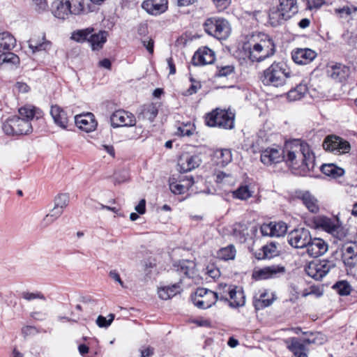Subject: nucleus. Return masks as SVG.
<instances>
[{"mask_svg": "<svg viewBox=\"0 0 357 357\" xmlns=\"http://www.w3.org/2000/svg\"><path fill=\"white\" fill-rule=\"evenodd\" d=\"M66 2V0H56L53 2L52 13L56 17L65 20L70 15V9Z\"/></svg>", "mask_w": 357, "mask_h": 357, "instance_id": "obj_25", "label": "nucleus"}, {"mask_svg": "<svg viewBox=\"0 0 357 357\" xmlns=\"http://www.w3.org/2000/svg\"><path fill=\"white\" fill-rule=\"evenodd\" d=\"M234 197L242 200L247 199L252 196L248 186H241L234 192Z\"/></svg>", "mask_w": 357, "mask_h": 357, "instance_id": "obj_51", "label": "nucleus"}, {"mask_svg": "<svg viewBox=\"0 0 357 357\" xmlns=\"http://www.w3.org/2000/svg\"><path fill=\"white\" fill-rule=\"evenodd\" d=\"M193 304L199 309H208L218 301L215 292L205 288H198L191 297Z\"/></svg>", "mask_w": 357, "mask_h": 357, "instance_id": "obj_9", "label": "nucleus"}, {"mask_svg": "<svg viewBox=\"0 0 357 357\" xmlns=\"http://www.w3.org/2000/svg\"><path fill=\"white\" fill-rule=\"evenodd\" d=\"M194 267V264L192 262H183L181 265V271L187 276H190L191 273H192V268Z\"/></svg>", "mask_w": 357, "mask_h": 357, "instance_id": "obj_60", "label": "nucleus"}, {"mask_svg": "<svg viewBox=\"0 0 357 357\" xmlns=\"http://www.w3.org/2000/svg\"><path fill=\"white\" fill-rule=\"evenodd\" d=\"M323 174L333 178L342 176L344 170L333 163L322 165L320 167Z\"/></svg>", "mask_w": 357, "mask_h": 357, "instance_id": "obj_35", "label": "nucleus"}, {"mask_svg": "<svg viewBox=\"0 0 357 357\" xmlns=\"http://www.w3.org/2000/svg\"><path fill=\"white\" fill-rule=\"evenodd\" d=\"M233 234L241 242H245L249 235L247 225L241 222L235 223L234 225Z\"/></svg>", "mask_w": 357, "mask_h": 357, "instance_id": "obj_38", "label": "nucleus"}, {"mask_svg": "<svg viewBox=\"0 0 357 357\" xmlns=\"http://www.w3.org/2000/svg\"><path fill=\"white\" fill-rule=\"evenodd\" d=\"M212 1L219 10H225L230 4L229 0H212Z\"/></svg>", "mask_w": 357, "mask_h": 357, "instance_id": "obj_63", "label": "nucleus"}, {"mask_svg": "<svg viewBox=\"0 0 357 357\" xmlns=\"http://www.w3.org/2000/svg\"><path fill=\"white\" fill-rule=\"evenodd\" d=\"M203 26L206 33L218 40H226L231 31L229 21L222 17L208 18Z\"/></svg>", "mask_w": 357, "mask_h": 357, "instance_id": "obj_5", "label": "nucleus"}, {"mask_svg": "<svg viewBox=\"0 0 357 357\" xmlns=\"http://www.w3.org/2000/svg\"><path fill=\"white\" fill-rule=\"evenodd\" d=\"M272 227V237H280L284 236L287 231V225L282 222H271Z\"/></svg>", "mask_w": 357, "mask_h": 357, "instance_id": "obj_43", "label": "nucleus"}, {"mask_svg": "<svg viewBox=\"0 0 357 357\" xmlns=\"http://www.w3.org/2000/svg\"><path fill=\"white\" fill-rule=\"evenodd\" d=\"M307 92V87L306 85L299 84L287 93V98L290 101H296L304 97Z\"/></svg>", "mask_w": 357, "mask_h": 357, "instance_id": "obj_37", "label": "nucleus"}, {"mask_svg": "<svg viewBox=\"0 0 357 357\" xmlns=\"http://www.w3.org/2000/svg\"><path fill=\"white\" fill-rule=\"evenodd\" d=\"M244 55L252 62H261L275 53V44L264 33L252 34L243 45Z\"/></svg>", "mask_w": 357, "mask_h": 357, "instance_id": "obj_3", "label": "nucleus"}, {"mask_svg": "<svg viewBox=\"0 0 357 357\" xmlns=\"http://www.w3.org/2000/svg\"><path fill=\"white\" fill-rule=\"evenodd\" d=\"M290 75L291 72L285 63L273 62L264 70L261 80L266 86L280 87L286 84Z\"/></svg>", "mask_w": 357, "mask_h": 357, "instance_id": "obj_4", "label": "nucleus"}, {"mask_svg": "<svg viewBox=\"0 0 357 357\" xmlns=\"http://www.w3.org/2000/svg\"><path fill=\"white\" fill-rule=\"evenodd\" d=\"M0 62L1 63H8L12 64H17L20 62L19 57L14 53L8 51L0 55Z\"/></svg>", "mask_w": 357, "mask_h": 357, "instance_id": "obj_50", "label": "nucleus"}, {"mask_svg": "<svg viewBox=\"0 0 357 357\" xmlns=\"http://www.w3.org/2000/svg\"><path fill=\"white\" fill-rule=\"evenodd\" d=\"M348 275L355 276L357 273V255H342Z\"/></svg>", "mask_w": 357, "mask_h": 357, "instance_id": "obj_36", "label": "nucleus"}, {"mask_svg": "<svg viewBox=\"0 0 357 357\" xmlns=\"http://www.w3.org/2000/svg\"><path fill=\"white\" fill-rule=\"evenodd\" d=\"M213 157L217 165L225 167L232 160L231 151L229 149L217 150L215 151Z\"/></svg>", "mask_w": 357, "mask_h": 357, "instance_id": "obj_28", "label": "nucleus"}, {"mask_svg": "<svg viewBox=\"0 0 357 357\" xmlns=\"http://www.w3.org/2000/svg\"><path fill=\"white\" fill-rule=\"evenodd\" d=\"M50 114L55 124L63 129L67 128L68 117L67 113L61 107L58 105H52Z\"/></svg>", "mask_w": 357, "mask_h": 357, "instance_id": "obj_24", "label": "nucleus"}, {"mask_svg": "<svg viewBox=\"0 0 357 357\" xmlns=\"http://www.w3.org/2000/svg\"><path fill=\"white\" fill-rule=\"evenodd\" d=\"M69 203V197L66 194L59 195L54 199V206L64 209Z\"/></svg>", "mask_w": 357, "mask_h": 357, "instance_id": "obj_54", "label": "nucleus"}, {"mask_svg": "<svg viewBox=\"0 0 357 357\" xmlns=\"http://www.w3.org/2000/svg\"><path fill=\"white\" fill-rule=\"evenodd\" d=\"M75 120L77 127L86 132H91L96 128L97 122L91 113L77 115L75 117Z\"/></svg>", "mask_w": 357, "mask_h": 357, "instance_id": "obj_23", "label": "nucleus"}, {"mask_svg": "<svg viewBox=\"0 0 357 357\" xmlns=\"http://www.w3.org/2000/svg\"><path fill=\"white\" fill-rule=\"evenodd\" d=\"M357 245L356 243H346L342 248V255H357L355 252V249Z\"/></svg>", "mask_w": 357, "mask_h": 357, "instance_id": "obj_57", "label": "nucleus"}, {"mask_svg": "<svg viewBox=\"0 0 357 357\" xmlns=\"http://www.w3.org/2000/svg\"><path fill=\"white\" fill-rule=\"evenodd\" d=\"M317 227L321 228L325 231L335 235L340 229L337 219H331L325 216L317 217L314 220Z\"/></svg>", "mask_w": 357, "mask_h": 357, "instance_id": "obj_21", "label": "nucleus"}, {"mask_svg": "<svg viewBox=\"0 0 357 357\" xmlns=\"http://www.w3.org/2000/svg\"><path fill=\"white\" fill-rule=\"evenodd\" d=\"M269 23L272 26H278L282 24L285 21L289 20L278 7L273 8L268 14Z\"/></svg>", "mask_w": 357, "mask_h": 357, "instance_id": "obj_32", "label": "nucleus"}, {"mask_svg": "<svg viewBox=\"0 0 357 357\" xmlns=\"http://www.w3.org/2000/svg\"><path fill=\"white\" fill-rule=\"evenodd\" d=\"M323 148L334 154L347 153L350 151V144L345 139L336 135H328L323 142Z\"/></svg>", "mask_w": 357, "mask_h": 357, "instance_id": "obj_10", "label": "nucleus"}, {"mask_svg": "<svg viewBox=\"0 0 357 357\" xmlns=\"http://www.w3.org/2000/svg\"><path fill=\"white\" fill-rule=\"evenodd\" d=\"M266 296L267 293L266 291H264L260 294L259 298H257L255 297L253 303L256 310H259L263 309L272 304L273 299L266 298Z\"/></svg>", "mask_w": 357, "mask_h": 357, "instance_id": "obj_44", "label": "nucleus"}, {"mask_svg": "<svg viewBox=\"0 0 357 357\" xmlns=\"http://www.w3.org/2000/svg\"><path fill=\"white\" fill-rule=\"evenodd\" d=\"M158 112V110L155 105L152 103L144 105L140 107L138 119L152 122L157 116Z\"/></svg>", "mask_w": 357, "mask_h": 357, "instance_id": "obj_27", "label": "nucleus"}, {"mask_svg": "<svg viewBox=\"0 0 357 357\" xmlns=\"http://www.w3.org/2000/svg\"><path fill=\"white\" fill-rule=\"evenodd\" d=\"M16 45L15 38L8 32L0 33V52L10 51Z\"/></svg>", "mask_w": 357, "mask_h": 357, "instance_id": "obj_34", "label": "nucleus"}, {"mask_svg": "<svg viewBox=\"0 0 357 357\" xmlns=\"http://www.w3.org/2000/svg\"><path fill=\"white\" fill-rule=\"evenodd\" d=\"M260 231L262 236L272 237V227L271 222L261 225L260 227Z\"/></svg>", "mask_w": 357, "mask_h": 357, "instance_id": "obj_62", "label": "nucleus"}, {"mask_svg": "<svg viewBox=\"0 0 357 357\" xmlns=\"http://www.w3.org/2000/svg\"><path fill=\"white\" fill-rule=\"evenodd\" d=\"M306 1L307 8L308 10L319 8L323 4H324V0H305Z\"/></svg>", "mask_w": 357, "mask_h": 357, "instance_id": "obj_59", "label": "nucleus"}, {"mask_svg": "<svg viewBox=\"0 0 357 357\" xmlns=\"http://www.w3.org/2000/svg\"><path fill=\"white\" fill-rule=\"evenodd\" d=\"M316 56L317 53L309 48H298L291 53L294 61L300 65H306L311 63Z\"/></svg>", "mask_w": 357, "mask_h": 357, "instance_id": "obj_19", "label": "nucleus"}, {"mask_svg": "<svg viewBox=\"0 0 357 357\" xmlns=\"http://www.w3.org/2000/svg\"><path fill=\"white\" fill-rule=\"evenodd\" d=\"M342 38L347 44L351 48H356L357 43V33L355 28L351 30L347 29L343 34Z\"/></svg>", "mask_w": 357, "mask_h": 357, "instance_id": "obj_45", "label": "nucleus"}, {"mask_svg": "<svg viewBox=\"0 0 357 357\" xmlns=\"http://www.w3.org/2000/svg\"><path fill=\"white\" fill-rule=\"evenodd\" d=\"M326 336H317L312 340L302 339L299 337H294L289 341H287V347L293 353L292 357H307L306 347L314 344H322L326 341Z\"/></svg>", "mask_w": 357, "mask_h": 357, "instance_id": "obj_7", "label": "nucleus"}, {"mask_svg": "<svg viewBox=\"0 0 357 357\" xmlns=\"http://www.w3.org/2000/svg\"><path fill=\"white\" fill-rule=\"evenodd\" d=\"M70 15H80L84 11V0H66Z\"/></svg>", "mask_w": 357, "mask_h": 357, "instance_id": "obj_41", "label": "nucleus"}, {"mask_svg": "<svg viewBox=\"0 0 357 357\" xmlns=\"http://www.w3.org/2000/svg\"><path fill=\"white\" fill-rule=\"evenodd\" d=\"M142 8L149 14L157 16L167 10L168 1L167 0H145L142 3Z\"/></svg>", "mask_w": 357, "mask_h": 357, "instance_id": "obj_17", "label": "nucleus"}, {"mask_svg": "<svg viewBox=\"0 0 357 357\" xmlns=\"http://www.w3.org/2000/svg\"><path fill=\"white\" fill-rule=\"evenodd\" d=\"M306 249L307 254L310 257H318L327 252L328 245L325 241L320 238H312L311 237V240L307 244Z\"/></svg>", "mask_w": 357, "mask_h": 357, "instance_id": "obj_18", "label": "nucleus"}, {"mask_svg": "<svg viewBox=\"0 0 357 357\" xmlns=\"http://www.w3.org/2000/svg\"><path fill=\"white\" fill-rule=\"evenodd\" d=\"M110 122L113 128L129 127L135 126L136 119L132 113L123 109H119L112 114Z\"/></svg>", "mask_w": 357, "mask_h": 357, "instance_id": "obj_12", "label": "nucleus"}, {"mask_svg": "<svg viewBox=\"0 0 357 357\" xmlns=\"http://www.w3.org/2000/svg\"><path fill=\"white\" fill-rule=\"evenodd\" d=\"M190 81L192 84L183 93L185 96H191L196 93L202 86L200 82L195 81L193 78H190Z\"/></svg>", "mask_w": 357, "mask_h": 357, "instance_id": "obj_55", "label": "nucleus"}, {"mask_svg": "<svg viewBox=\"0 0 357 357\" xmlns=\"http://www.w3.org/2000/svg\"><path fill=\"white\" fill-rule=\"evenodd\" d=\"M285 267L281 265H272L259 269H255L252 273V278L256 280L275 278L284 274Z\"/></svg>", "mask_w": 357, "mask_h": 357, "instance_id": "obj_13", "label": "nucleus"}, {"mask_svg": "<svg viewBox=\"0 0 357 357\" xmlns=\"http://www.w3.org/2000/svg\"><path fill=\"white\" fill-rule=\"evenodd\" d=\"M108 33L105 31H100L98 33L91 34L89 42L93 50H99L107 41Z\"/></svg>", "mask_w": 357, "mask_h": 357, "instance_id": "obj_31", "label": "nucleus"}, {"mask_svg": "<svg viewBox=\"0 0 357 357\" xmlns=\"http://www.w3.org/2000/svg\"><path fill=\"white\" fill-rule=\"evenodd\" d=\"M114 318L115 314L112 313L109 314L106 317L99 315L96 320V324L99 328H107L112 324Z\"/></svg>", "mask_w": 357, "mask_h": 357, "instance_id": "obj_48", "label": "nucleus"}, {"mask_svg": "<svg viewBox=\"0 0 357 357\" xmlns=\"http://www.w3.org/2000/svg\"><path fill=\"white\" fill-rule=\"evenodd\" d=\"M93 31V29L89 28L86 29L78 30L73 33L71 38L73 40L79 43H82L85 40L89 41V36Z\"/></svg>", "mask_w": 357, "mask_h": 357, "instance_id": "obj_46", "label": "nucleus"}, {"mask_svg": "<svg viewBox=\"0 0 357 357\" xmlns=\"http://www.w3.org/2000/svg\"><path fill=\"white\" fill-rule=\"evenodd\" d=\"M225 302L228 303L229 305L233 308L243 306L245 303V296L243 289L240 287H236L235 295H230L229 300Z\"/></svg>", "mask_w": 357, "mask_h": 357, "instance_id": "obj_29", "label": "nucleus"}, {"mask_svg": "<svg viewBox=\"0 0 357 357\" xmlns=\"http://www.w3.org/2000/svg\"><path fill=\"white\" fill-rule=\"evenodd\" d=\"M22 296L24 299L26 301H32L34 299H41V300H45V296L40 293H32V292H23L22 294Z\"/></svg>", "mask_w": 357, "mask_h": 357, "instance_id": "obj_56", "label": "nucleus"}, {"mask_svg": "<svg viewBox=\"0 0 357 357\" xmlns=\"http://www.w3.org/2000/svg\"><path fill=\"white\" fill-rule=\"evenodd\" d=\"M277 255V248L274 243H270L262 247L257 254V258L259 259H271Z\"/></svg>", "mask_w": 357, "mask_h": 357, "instance_id": "obj_39", "label": "nucleus"}, {"mask_svg": "<svg viewBox=\"0 0 357 357\" xmlns=\"http://www.w3.org/2000/svg\"><path fill=\"white\" fill-rule=\"evenodd\" d=\"M194 184L192 176H185L178 181L174 178L169 179V189L175 195H181L188 190Z\"/></svg>", "mask_w": 357, "mask_h": 357, "instance_id": "obj_20", "label": "nucleus"}, {"mask_svg": "<svg viewBox=\"0 0 357 357\" xmlns=\"http://www.w3.org/2000/svg\"><path fill=\"white\" fill-rule=\"evenodd\" d=\"M333 288L341 296H347L351 291V285L345 280L337 282Z\"/></svg>", "mask_w": 357, "mask_h": 357, "instance_id": "obj_47", "label": "nucleus"}, {"mask_svg": "<svg viewBox=\"0 0 357 357\" xmlns=\"http://www.w3.org/2000/svg\"><path fill=\"white\" fill-rule=\"evenodd\" d=\"M234 71V67L233 66H225L218 68V75L220 77H227L231 75Z\"/></svg>", "mask_w": 357, "mask_h": 357, "instance_id": "obj_58", "label": "nucleus"}, {"mask_svg": "<svg viewBox=\"0 0 357 357\" xmlns=\"http://www.w3.org/2000/svg\"><path fill=\"white\" fill-rule=\"evenodd\" d=\"M205 121L210 127L232 129L234 126V114L228 110L216 108L206 114Z\"/></svg>", "mask_w": 357, "mask_h": 357, "instance_id": "obj_6", "label": "nucleus"}, {"mask_svg": "<svg viewBox=\"0 0 357 357\" xmlns=\"http://www.w3.org/2000/svg\"><path fill=\"white\" fill-rule=\"evenodd\" d=\"M284 162L296 174H305L314 170L315 155L305 141L294 139L284 144Z\"/></svg>", "mask_w": 357, "mask_h": 357, "instance_id": "obj_1", "label": "nucleus"}, {"mask_svg": "<svg viewBox=\"0 0 357 357\" xmlns=\"http://www.w3.org/2000/svg\"><path fill=\"white\" fill-rule=\"evenodd\" d=\"M335 267L333 261L314 260L310 262L305 267L306 274L312 278L319 280L325 277L329 271Z\"/></svg>", "mask_w": 357, "mask_h": 357, "instance_id": "obj_8", "label": "nucleus"}, {"mask_svg": "<svg viewBox=\"0 0 357 357\" xmlns=\"http://www.w3.org/2000/svg\"><path fill=\"white\" fill-rule=\"evenodd\" d=\"M195 130L194 126L189 124H184L177 128V134L181 137L191 136Z\"/></svg>", "mask_w": 357, "mask_h": 357, "instance_id": "obj_53", "label": "nucleus"}, {"mask_svg": "<svg viewBox=\"0 0 357 357\" xmlns=\"http://www.w3.org/2000/svg\"><path fill=\"white\" fill-rule=\"evenodd\" d=\"M310 240V231L303 227L291 231L287 236L288 243L295 248H306Z\"/></svg>", "mask_w": 357, "mask_h": 357, "instance_id": "obj_11", "label": "nucleus"}, {"mask_svg": "<svg viewBox=\"0 0 357 357\" xmlns=\"http://www.w3.org/2000/svg\"><path fill=\"white\" fill-rule=\"evenodd\" d=\"M42 40V42H38L34 38H31L29 40V47L32 50L33 53L46 50L50 47V43L45 40V36H43Z\"/></svg>", "mask_w": 357, "mask_h": 357, "instance_id": "obj_40", "label": "nucleus"}, {"mask_svg": "<svg viewBox=\"0 0 357 357\" xmlns=\"http://www.w3.org/2000/svg\"><path fill=\"white\" fill-rule=\"evenodd\" d=\"M215 59V52L208 47H202L194 54L192 63L194 66H204L213 63Z\"/></svg>", "mask_w": 357, "mask_h": 357, "instance_id": "obj_16", "label": "nucleus"}, {"mask_svg": "<svg viewBox=\"0 0 357 357\" xmlns=\"http://www.w3.org/2000/svg\"><path fill=\"white\" fill-rule=\"evenodd\" d=\"M260 160L264 165L267 166L284 161V148L280 149L268 147L261 151Z\"/></svg>", "mask_w": 357, "mask_h": 357, "instance_id": "obj_15", "label": "nucleus"}, {"mask_svg": "<svg viewBox=\"0 0 357 357\" xmlns=\"http://www.w3.org/2000/svg\"><path fill=\"white\" fill-rule=\"evenodd\" d=\"M20 116H12L2 124V129L8 135H28L32 132L31 121L39 120L43 116V112L36 107L26 105L18 109Z\"/></svg>", "mask_w": 357, "mask_h": 357, "instance_id": "obj_2", "label": "nucleus"}, {"mask_svg": "<svg viewBox=\"0 0 357 357\" xmlns=\"http://www.w3.org/2000/svg\"><path fill=\"white\" fill-rule=\"evenodd\" d=\"M236 287V285L225 283L219 284L215 291V294L218 296V300L224 302L228 301L230 295H235Z\"/></svg>", "mask_w": 357, "mask_h": 357, "instance_id": "obj_26", "label": "nucleus"}, {"mask_svg": "<svg viewBox=\"0 0 357 357\" xmlns=\"http://www.w3.org/2000/svg\"><path fill=\"white\" fill-rule=\"evenodd\" d=\"M278 8L290 19L298 12L296 0H279Z\"/></svg>", "mask_w": 357, "mask_h": 357, "instance_id": "obj_30", "label": "nucleus"}, {"mask_svg": "<svg viewBox=\"0 0 357 357\" xmlns=\"http://www.w3.org/2000/svg\"><path fill=\"white\" fill-rule=\"evenodd\" d=\"M298 197L302 200L303 204L310 212L317 213L319 211L317 200L309 192H301Z\"/></svg>", "mask_w": 357, "mask_h": 357, "instance_id": "obj_33", "label": "nucleus"}, {"mask_svg": "<svg viewBox=\"0 0 357 357\" xmlns=\"http://www.w3.org/2000/svg\"><path fill=\"white\" fill-rule=\"evenodd\" d=\"M202 163V160L198 155H190L188 153H183L178 160V171L185 173L198 167Z\"/></svg>", "mask_w": 357, "mask_h": 357, "instance_id": "obj_14", "label": "nucleus"}, {"mask_svg": "<svg viewBox=\"0 0 357 357\" xmlns=\"http://www.w3.org/2000/svg\"><path fill=\"white\" fill-rule=\"evenodd\" d=\"M55 321L57 324H73L76 323L75 319H74L70 317H68V316H61V315L57 316Z\"/></svg>", "mask_w": 357, "mask_h": 357, "instance_id": "obj_61", "label": "nucleus"}, {"mask_svg": "<svg viewBox=\"0 0 357 357\" xmlns=\"http://www.w3.org/2000/svg\"><path fill=\"white\" fill-rule=\"evenodd\" d=\"M357 10V8L355 6H344L342 8H335L334 10L335 13L340 18H349L353 13Z\"/></svg>", "mask_w": 357, "mask_h": 357, "instance_id": "obj_49", "label": "nucleus"}, {"mask_svg": "<svg viewBox=\"0 0 357 357\" xmlns=\"http://www.w3.org/2000/svg\"><path fill=\"white\" fill-rule=\"evenodd\" d=\"M235 255L236 250L234 245H229L220 250V257L225 260L233 259Z\"/></svg>", "mask_w": 357, "mask_h": 357, "instance_id": "obj_52", "label": "nucleus"}, {"mask_svg": "<svg viewBox=\"0 0 357 357\" xmlns=\"http://www.w3.org/2000/svg\"><path fill=\"white\" fill-rule=\"evenodd\" d=\"M178 292V286L174 284L172 287H163L158 289L159 297L162 300H167L175 296Z\"/></svg>", "mask_w": 357, "mask_h": 357, "instance_id": "obj_42", "label": "nucleus"}, {"mask_svg": "<svg viewBox=\"0 0 357 357\" xmlns=\"http://www.w3.org/2000/svg\"><path fill=\"white\" fill-rule=\"evenodd\" d=\"M230 178V174H227L223 172H219L216 174L215 181L219 183H227Z\"/></svg>", "mask_w": 357, "mask_h": 357, "instance_id": "obj_64", "label": "nucleus"}, {"mask_svg": "<svg viewBox=\"0 0 357 357\" xmlns=\"http://www.w3.org/2000/svg\"><path fill=\"white\" fill-rule=\"evenodd\" d=\"M327 75L333 79L342 82L349 75V68L341 63L329 65L327 67Z\"/></svg>", "mask_w": 357, "mask_h": 357, "instance_id": "obj_22", "label": "nucleus"}]
</instances>
